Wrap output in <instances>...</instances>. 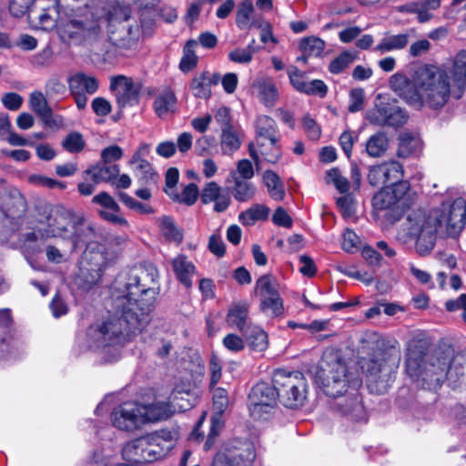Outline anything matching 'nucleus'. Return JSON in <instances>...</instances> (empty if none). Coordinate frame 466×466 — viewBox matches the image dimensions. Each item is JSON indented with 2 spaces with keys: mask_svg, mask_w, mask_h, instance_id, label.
I'll list each match as a JSON object with an SVG mask.
<instances>
[{
  "mask_svg": "<svg viewBox=\"0 0 466 466\" xmlns=\"http://www.w3.org/2000/svg\"><path fill=\"white\" fill-rule=\"evenodd\" d=\"M130 15L129 5L106 0L89 14L62 23L58 34L63 41L93 46L106 32L111 45L125 54L136 49L139 38L138 25L127 23Z\"/></svg>",
  "mask_w": 466,
  "mask_h": 466,
  "instance_id": "1",
  "label": "nucleus"
},
{
  "mask_svg": "<svg viewBox=\"0 0 466 466\" xmlns=\"http://www.w3.org/2000/svg\"><path fill=\"white\" fill-rule=\"evenodd\" d=\"M158 270L152 265L120 273L113 284L112 298L133 325L148 324L159 291Z\"/></svg>",
  "mask_w": 466,
  "mask_h": 466,
  "instance_id": "2",
  "label": "nucleus"
},
{
  "mask_svg": "<svg viewBox=\"0 0 466 466\" xmlns=\"http://www.w3.org/2000/svg\"><path fill=\"white\" fill-rule=\"evenodd\" d=\"M316 380L324 393L334 399L332 407L336 410L352 420L365 419V410L358 392L361 380L358 377L350 379L346 364L337 353H324Z\"/></svg>",
  "mask_w": 466,
  "mask_h": 466,
  "instance_id": "3",
  "label": "nucleus"
},
{
  "mask_svg": "<svg viewBox=\"0 0 466 466\" xmlns=\"http://www.w3.org/2000/svg\"><path fill=\"white\" fill-rule=\"evenodd\" d=\"M465 205V198H458L449 208L443 206L442 210H433L430 214L418 210L408 216L406 229L410 237L416 238V249L420 255L424 256L432 250L439 228L445 226L450 236L461 231L466 222Z\"/></svg>",
  "mask_w": 466,
  "mask_h": 466,
  "instance_id": "4",
  "label": "nucleus"
},
{
  "mask_svg": "<svg viewBox=\"0 0 466 466\" xmlns=\"http://www.w3.org/2000/svg\"><path fill=\"white\" fill-rule=\"evenodd\" d=\"M113 299L114 315L97 326H91L86 331L88 347L100 350L106 362L116 361L121 356V349L132 337L139 334L147 326L138 328L133 325L132 318H128Z\"/></svg>",
  "mask_w": 466,
  "mask_h": 466,
  "instance_id": "5",
  "label": "nucleus"
},
{
  "mask_svg": "<svg viewBox=\"0 0 466 466\" xmlns=\"http://www.w3.org/2000/svg\"><path fill=\"white\" fill-rule=\"evenodd\" d=\"M450 354L435 350L431 354H421L410 350L406 358V372L421 388L437 390L447 377Z\"/></svg>",
  "mask_w": 466,
  "mask_h": 466,
  "instance_id": "6",
  "label": "nucleus"
},
{
  "mask_svg": "<svg viewBox=\"0 0 466 466\" xmlns=\"http://www.w3.org/2000/svg\"><path fill=\"white\" fill-rule=\"evenodd\" d=\"M418 101L416 108L427 106L431 109L442 108L451 99L461 98V94L451 91L449 74L433 66H426L417 74Z\"/></svg>",
  "mask_w": 466,
  "mask_h": 466,
  "instance_id": "7",
  "label": "nucleus"
},
{
  "mask_svg": "<svg viewBox=\"0 0 466 466\" xmlns=\"http://www.w3.org/2000/svg\"><path fill=\"white\" fill-rule=\"evenodd\" d=\"M279 401L287 408L295 409L304 404L307 398V380L300 371L276 370L272 375Z\"/></svg>",
  "mask_w": 466,
  "mask_h": 466,
  "instance_id": "8",
  "label": "nucleus"
},
{
  "mask_svg": "<svg viewBox=\"0 0 466 466\" xmlns=\"http://www.w3.org/2000/svg\"><path fill=\"white\" fill-rule=\"evenodd\" d=\"M400 356L392 348L378 350L367 366L369 388L380 394L386 391L391 374L398 367Z\"/></svg>",
  "mask_w": 466,
  "mask_h": 466,
  "instance_id": "9",
  "label": "nucleus"
},
{
  "mask_svg": "<svg viewBox=\"0 0 466 466\" xmlns=\"http://www.w3.org/2000/svg\"><path fill=\"white\" fill-rule=\"evenodd\" d=\"M276 386L267 382H258L248 394V410L255 420H267L277 405Z\"/></svg>",
  "mask_w": 466,
  "mask_h": 466,
  "instance_id": "10",
  "label": "nucleus"
},
{
  "mask_svg": "<svg viewBox=\"0 0 466 466\" xmlns=\"http://www.w3.org/2000/svg\"><path fill=\"white\" fill-rule=\"evenodd\" d=\"M255 458L252 442L234 441L216 453L210 466H252Z\"/></svg>",
  "mask_w": 466,
  "mask_h": 466,
  "instance_id": "11",
  "label": "nucleus"
},
{
  "mask_svg": "<svg viewBox=\"0 0 466 466\" xmlns=\"http://www.w3.org/2000/svg\"><path fill=\"white\" fill-rule=\"evenodd\" d=\"M410 189L408 181L400 182L393 187H384L372 198V206L376 210H392L398 217L408 207L406 195Z\"/></svg>",
  "mask_w": 466,
  "mask_h": 466,
  "instance_id": "12",
  "label": "nucleus"
},
{
  "mask_svg": "<svg viewBox=\"0 0 466 466\" xmlns=\"http://www.w3.org/2000/svg\"><path fill=\"white\" fill-rule=\"evenodd\" d=\"M114 427L124 431H135L145 425L142 404L137 401H126L116 406L111 412Z\"/></svg>",
  "mask_w": 466,
  "mask_h": 466,
  "instance_id": "13",
  "label": "nucleus"
},
{
  "mask_svg": "<svg viewBox=\"0 0 466 466\" xmlns=\"http://www.w3.org/2000/svg\"><path fill=\"white\" fill-rule=\"evenodd\" d=\"M118 165L97 164L90 166L83 174V181L77 185L78 192L82 196H91L98 184L111 182L119 175Z\"/></svg>",
  "mask_w": 466,
  "mask_h": 466,
  "instance_id": "14",
  "label": "nucleus"
},
{
  "mask_svg": "<svg viewBox=\"0 0 466 466\" xmlns=\"http://www.w3.org/2000/svg\"><path fill=\"white\" fill-rule=\"evenodd\" d=\"M78 216L64 209L51 210L39 223L46 228L44 237L69 238Z\"/></svg>",
  "mask_w": 466,
  "mask_h": 466,
  "instance_id": "15",
  "label": "nucleus"
},
{
  "mask_svg": "<svg viewBox=\"0 0 466 466\" xmlns=\"http://www.w3.org/2000/svg\"><path fill=\"white\" fill-rule=\"evenodd\" d=\"M12 322L11 309H0V328L7 329L5 337L0 339V360L6 361L19 359L24 352L22 343L15 338L11 329Z\"/></svg>",
  "mask_w": 466,
  "mask_h": 466,
  "instance_id": "16",
  "label": "nucleus"
},
{
  "mask_svg": "<svg viewBox=\"0 0 466 466\" xmlns=\"http://www.w3.org/2000/svg\"><path fill=\"white\" fill-rule=\"evenodd\" d=\"M69 239L72 241L74 249L83 248L95 249L97 244L103 239L102 234L96 228L95 225L83 217L78 216L75 219Z\"/></svg>",
  "mask_w": 466,
  "mask_h": 466,
  "instance_id": "17",
  "label": "nucleus"
},
{
  "mask_svg": "<svg viewBox=\"0 0 466 466\" xmlns=\"http://www.w3.org/2000/svg\"><path fill=\"white\" fill-rule=\"evenodd\" d=\"M403 177V167L398 161L383 162L370 168L368 174L369 183L373 187H393Z\"/></svg>",
  "mask_w": 466,
  "mask_h": 466,
  "instance_id": "18",
  "label": "nucleus"
},
{
  "mask_svg": "<svg viewBox=\"0 0 466 466\" xmlns=\"http://www.w3.org/2000/svg\"><path fill=\"white\" fill-rule=\"evenodd\" d=\"M69 90L78 109H85L87 104V96L95 94L98 87V79L93 76L77 73L68 80Z\"/></svg>",
  "mask_w": 466,
  "mask_h": 466,
  "instance_id": "19",
  "label": "nucleus"
},
{
  "mask_svg": "<svg viewBox=\"0 0 466 466\" xmlns=\"http://www.w3.org/2000/svg\"><path fill=\"white\" fill-rule=\"evenodd\" d=\"M156 453L147 435L129 441L122 450L124 460L132 465L153 461L156 460Z\"/></svg>",
  "mask_w": 466,
  "mask_h": 466,
  "instance_id": "20",
  "label": "nucleus"
},
{
  "mask_svg": "<svg viewBox=\"0 0 466 466\" xmlns=\"http://www.w3.org/2000/svg\"><path fill=\"white\" fill-rule=\"evenodd\" d=\"M110 89L114 92L119 107L131 105L137 99L138 88L131 78L125 76L112 77Z\"/></svg>",
  "mask_w": 466,
  "mask_h": 466,
  "instance_id": "21",
  "label": "nucleus"
},
{
  "mask_svg": "<svg viewBox=\"0 0 466 466\" xmlns=\"http://www.w3.org/2000/svg\"><path fill=\"white\" fill-rule=\"evenodd\" d=\"M168 400L174 410H187L197 404L198 396L197 390L190 383H182L176 385Z\"/></svg>",
  "mask_w": 466,
  "mask_h": 466,
  "instance_id": "22",
  "label": "nucleus"
},
{
  "mask_svg": "<svg viewBox=\"0 0 466 466\" xmlns=\"http://www.w3.org/2000/svg\"><path fill=\"white\" fill-rule=\"evenodd\" d=\"M390 86L399 96L415 107L419 99L417 81L413 83L405 75L397 73L390 76Z\"/></svg>",
  "mask_w": 466,
  "mask_h": 466,
  "instance_id": "23",
  "label": "nucleus"
},
{
  "mask_svg": "<svg viewBox=\"0 0 466 466\" xmlns=\"http://www.w3.org/2000/svg\"><path fill=\"white\" fill-rule=\"evenodd\" d=\"M177 436V432L176 431L166 429L147 434V440H149L151 447H154L157 452L156 460L164 457L173 448Z\"/></svg>",
  "mask_w": 466,
  "mask_h": 466,
  "instance_id": "24",
  "label": "nucleus"
},
{
  "mask_svg": "<svg viewBox=\"0 0 466 466\" xmlns=\"http://www.w3.org/2000/svg\"><path fill=\"white\" fill-rule=\"evenodd\" d=\"M256 143L258 147H264L262 139H268L269 143L276 144L279 141L278 126L273 118L268 116H259L256 120Z\"/></svg>",
  "mask_w": 466,
  "mask_h": 466,
  "instance_id": "25",
  "label": "nucleus"
},
{
  "mask_svg": "<svg viewBox=\"0 0 466 466\" xmlns=\"http://www.w3.org/2000/svg\"><path fill=\"white\" fill-rule=\"evenodd\" d=\"M145 424L168 419L175 411L170 401L155 400L149 404H142Z\"/></svg>",
  "mask_w": 466,
  "mask_h": 466,
  "instance_id": "26",
  "label": "nucleus"
},
{
  "mask_svg": "<svg viewBox=\"0 0 466 466\" xmlns=\"http://www.w3.org/2000/svg\"><path fill=\"white\" fill-rule=\"evenodd\" d=\"M219 79L218 74L207 71L196 76L190 85L194 96L204 99L208 98L211 95V86L217 85Z\"/></svg>",
  "mask_w": 466,
  "mask_h": 466,
  "instance_id": "27",
  "label": "nucleus"
},
{
  "mask_svg": "<svg viewBox=\"0 0 466 466\" xmlns=\"http://www.w3.org/2000/svg\"><path fill=\"white\" fill-rule=\"evenodd\" d=\"M173 270L179 282L187 289L192 287V277L196 272L194 264L185 255H178L172 260Z\"/></svg>",
  "mask_w": 466,
  "mask_h": 466,
  "instance_id": "28",
  "label": "nucleus"
},
{
  "mask_svg": "<svg viewBox=\"0 0 466 466\" xmlns=\"http://www.w3.org/2000/svg\"><path fill=\"white\" fill-rule=\"evenodd\" d=\"M248 305L246 302L233 304L228 312L226 321L231 328L238 329L241 333L250 325L248 324Z\"/></svg>",
  "mask_w": 466,
  "mask_h": 466,
  "instance_id": "29",
  "label": "nucleus"
},
{
  "mask_svg": "<svg viewBox=\"0 0 466 466\" xmlns=\"http://www.w3.org/2000/svg\"><path fill=\"white\" fill-rule=\"evenodd\" d=\"M137 182L143 186L156 184L159 178L157 172L148 161L128 162Z\"/></svg>",
  "mask_w": 466,
  "mask_h": 466,
  "instance_id": "30",
  "label": "nucleus"
},
{
  "mask_svg": "<svg viewBox=\"0 0 466 466\" xmlns=\"http://www.w3.org/2000/svg\"><path fill=\"white\" fill-rule=\"evenodd\" d=\"M31 109L39 116L46 126L51 127L52 122V109L48 106L46 99L41 92L35 91L31 93L29 98Z\"/></svg>",
  "mask_w": 466,
  "mask_h": 466,
  "instance_id": "31",
  "label": "nucleus"
},
{
  "mask_svg": "<svg viewBox=\"0 0 466 466\" xmlns=\"http://www.w3.org/2000/svg\"><path fill=\"white\" fill-rule=\"evenodd\" d=\"M447 377L445 380L452 388H457L466 383V361L462 362L460 359L450 357V364L446 370Z\"/></svg>",
  "mask_w": 466,
  "mask_h": 466,
  "instance_id": "32",
  "label": "nucleus"
},
{
  "mask_svg": "<svg viewBox=\"0 0 466 466\" xmlns=\"http://www.w3.org/2000/svg\"><path fill=\"white\" fill-rule=\"evenodd\" d=\"M410 35L408 34L387 35L374 47L375 52L385 54L395 50H401L409 43Z\"/></svg>",
  "mask_w": 466,
  "mask_h": 466,
  "instance_id": "33",
  "label": "nucleus"
},
{
  "mask_svg": "<svg viewBox=\"0 0 466 466\" xmlns=\"http://www.w3.org/2000/svg\"><path fill=\"white\" fill-rule=\"evenodd\" d=\"M389 147V139L385 133L377 132L370 137L365 145L367 154L371 157H382Z\"/></svg>",
  "mask_w": 466,
  "mask_h": 466,
  "instance_id": "34",
  "label": "nucleus"
},
{
  "mask_svg": "<svg viewBox=\"0 0 466 466\" xmlns=\"http://www.w3.org/2000/svg\"><path fill=\"white\" fill-rule=\"evenodd\" d=\"M242 334L246 337L249 347L256 351H263L268 347V335L258 326H249Z\"/></svg>",
  "mask_w": 466,
  "mask_h": 466,
  "instance_id": "35",
  "label": "nucleus"
},
{
  "mask_svg": "<svg viewBox=\"0 0 466 466\" xmlns=\"http://www.w3.org/2000/svg\"><path fill=\"white\" fill-rule=\"evenodd\" d=\"M162 236L168 242L179 244L183 239L182 231L177 227L174 219L169 216H163L157 219Z\"/></svg>",
  "mask_w": 466,
  "mask_h": 466,
  "instance_id": "36",
  "label": "nucleus"
},
{
  "mask_svg": "<svg viewBox=\"0 0 466 466\" xmlns=\"http://www.w3.org/2000/svg\"><path fill=\"white\" fill-rule=\"evenodd\" d=\"M399 141V148L397 151L399 157L406 158L420 151V139L410 133L400 134Z\"/></svg>",
  "mask_w": 466,
  "mask_h": 466,
  "instance_id": "37",
  "label": "nucleus"
},
{
  "mask_svg": "<svg viewBox=\"0 0 466 466\" xmlns=\"http://www.w3.org/2000/svg\"><path fill=\"white\" fill-rule=\"evenodd\" d=\"M263 182L268 188L269 196L277 201H280L285 197L284 185L279 177L271 170H267L263 174Z\"/></svg>",
  "mask_w": 466,
  "mask_h": 466,
  "instance_id": "38",
  "label": "nucleus"
},
{
  "mask_svg": "<svg viewBox=\"0 0 466 466\" xmlns=\"http://www.w3.org/2000/svg\"><path fill=\"white\" fill-rule=\"evenodd\" d=\"M177 98L171 90H165L157 96L154 102V108L159 117L173 112L176 108Z\"/></svg>",
  "mask_w": 466,
  "mask_h": 466,
  "instance_id": "39",
  "label": "nucleus"
},
{
  "mask_svg": "<svg viewBox=\"0 0 466 466\" xmlns=\"http://www.w3.org/2000/svg\"><path fill=\"white\" fill-rule=\"evenodd\" d=\"M451 74L459 89L466 90V51H460L454 57Z\"/></svg>",
  "mask_w": 466,
  "mask_h": 466,
  "instance_id": "40",
  "label": "nucleus"
},
{
  "mask_svg": "<svg viewBox=\"0 0 466 466\" xmlns=\"http://www.w3.org/2000/svg\"><path fill=\"white\" fill-rule=\"evenodd\" d=\"M234 178V187L232 189L233 197L239 202L250 200L256 194V187L248 180L240 177Z\"/></svg>",
  "mask_w": 466,
  "mask_h": 466,
  "instance_id": "41",
  "label": "nucleus"
},
{
  "mask_svg": "<svg viewBox=\"0 0 466 466\" xmlns=\"http://www.w3.org/2000/svg\"><path fill=\"white\" fill-rule=\"evenodd\" d=\"M269 209L260 204H256L241 212L238 215L240 223L246 226L253 225L258 220H264L268 218Z\"/></svg>",
  "mask_w": 466,
  "mask_h": 466,
  "instance_id": "42",
  "label": "nucleus"
},
{
  "mask_svg": "<svg viewBox=\"0 0 466 466\" xmlns=\"http://www.w3.org/2000/svg\"><path fill=\"white\" fill-rule=\"evenodd\" d=\"M254 86L258 88L259 98L263 104L267 106H273L279 97L276 86L266 80L257 81Z\"/></svg>",
  "mask_w": 466,
  "mask_h": 466,
  "instance_id": "43",
  "label": "nucleus"
},
{
  "mask_svg": "<svg viewBox=\"0 0 466 466\" xmlns=\"http://www.w3.org/2000/svg\"><path fill=\"white\" fill-rule=\"evenodd\" d=\"M198 41L190 39L187 41L183 48V56L179 63V68L183 72L192 70L198 64V56L195 54V49L198 46Z\"/></svg>",
  "mask_w": 466,
  "mask_h": 466,
  "instance_id": "44",
  "label": "nucleus"
},
{
  "mask_svg": "<svg viewBox=\"0 0 466 466\" xmlns=\"http://www.w3.org/2000/svg\"><path fill=\"white\" fill-rule=\"evenodd\" d=\"M198 194V187L194 183H189L186 186L181 194L177 193V190L174 192L168 191V196L171 199L187 206H191L197 201Z\"/></svg>",
  "mask_w": 466,
  "mask_h": 466,
  "instance_id": "45",
  "label": "nucleus"
},
{
  "mask_svg": "<svg viewBox=\"0 0 466 466\" xmlns=\"http://www.w3.org/2000/svg\"><path fill=\"white\" fill-rule=\"evenodd\" d=\"M221 150L223 154L231 155L237 151L241 145L240 139L234 127L224 129L220 137Z\"/></svg>",
  "mask_w": 466,
  "mask_h": 466,
  "instance_id": "46",
  "label": "nucleus"
},
{
  "mask_svg": "<svg viewBox=\"0 0 466 466\" xmlns=\"http://www.w3.org/2000/svg\"><path fill=\"white\" fill-rule=\"evenodd\" d=\"M325 48V43L319 37H305L299 42L301 53L309 55L311 57L319 56Z\"/></svg>",
  "mask_w": 466,
  "mask_h": 466,
  "instance_id": "47",
  "label": "nucleus"
},
{
  "mask_svg": "<svg viewBox=\"0 0 466 466\" xmlns=\"http://www.w3.org/2000/svg\"><path fill=\"white\" fill-rule=\"evenodd\" d=\"M441 6V0H421L417 2L416 15L420 23H425L433 17V11Z\"/></svg>",
  "mask_w": 466,
  "mask_h": 466,
  "instance_id": "48",
  "label": "nucleus"
},
{
  "mask_svg": "<svg viewBox=\"0 0 466 466\" xmlns=\"http://www.w3.org/2000/svg\"><path fill=\"white\" fill-rule=\"evenodd\" d=\"M325 179L327 184H332L340 194L350 191V184L338 167L327 171Z\"/></svg>",
  "mask_w": 466,
  "mask_h": 466,
  "instance_id": "49",
  "label": "nucleus"
},
{
  "mask_svg": "<svg viewBox=\"0 0 466 466\" xmlns=\"http://www.w3.org/2000/svg\"><path fill=\"white\" fill-rule=\"evenodd\" d=\"M256 289L261 299L279 296L276 281L269 275H263L256 283Z\"/></svg>",
  "mask_w": 466,
  "mask_h": 466,
  "instance_id": "50",
  "label": "nucleus"
},
{
  "mask_svg": "<svg viewBox=\"0 0 466 466\" xmlns=\"http://www.w3.org/2000/svg\"><path fill=\"white\" fill-rule=\"evenodd\" d=\"M102 276L100 268H81L77 277L79 286L84 289H89L96 285Z\"/></svg>",
  "mask_w": 466,
  "mask_h": 466,
  "instance_id": "51",
  "label": "nucleus"
},
{
  "mask_svg": "<svg viewBox=\"0 0 466 466\" xmlns=\"http://www.w3.org/2000/svg\"><path fill=\"white\" fill-rule=\"evenodd\" d=\"M260 309L271 318L281 315L283 313V303L280 296L261 299Z\"/></svg>",
  "mask_w": 466,
  "mask_h": 466,
  "instance_id": "52",
  "label": "nucleus"
},
{
  "mask_svg": "<svg viewBox=\"0 0 466 466\" xmlns=\"http://www.w3.org/2000/svg\"><path fill=\"white\" fill-rule=\"evenodd\" d=\"M62 146L69 153H79L84 149L86 142L79 132L74 131L64 138Z\"/></svg>",
  "mask_w": 466,
  "mask_h": 466,
  "instance_id": "53",
  "label": "nucleus"
},
{
  "mask_svg": "<svg viewBox=\"0 0 466 466\" xmlns=\"http://www.w3.org/2000/svg\"><path fill=\"white\" fill-rule=\"evenodd\" d=\"M408 116L399 106H386L385 126L400 127L406 123Z\"/></svg>",
  "mask_w": 466,
  "mask_h": 466,
  "instance_id": "54",
  "label": "nucleus"
},
{
  "mask_svg": "<svg viewBox=\"0 0 466 466\" xmlns=\"http://www.w3.org/2000/svg\"><path fill=\"white\" fill-rule=\"evenodd\" d=\"M253 13V5L249 0L243 1L238 7L236 24L240 29L249 27L250 15Z\"/></svg>",
  "mask_w": 466,
  "mask_h": 466,
  "instance_id": "55",
  "label": "nucleus"
},
{
  "mask_svg": "<svg viewBox=\"0 0 466 466\" xmlns=\"http://www.w3.org/2000/svg\"><path fill=\"white\" fill-rule=\"evenodd\" d=\"M355 60V56L349 51L342 52L339 56L333 59L329 66V70L332 74H339L347 68Z\"/></svg>",
  "mask_w": 466,
  "mask_h": 466,
  "instance_id": "56",
  "label": "nucleus"
},
{
  "mask_svg": "<svg viewBox=\"0 0 466 466\" xmlns=\"http://www.w3.org/2000/svg\"><path fill=\"white\" fill-rule=\"evenodd\" d=\"M92 203L101 206L106 211H120V207L114 198L106 191H102L92 198Z\"/></svg>",
  "mask_w": 466,
  "mask_h": 466,
  "instance_id": "57",
  "label": "nucleus"
},
{
  "mask_svg": "<svg viewBox=\"0 0 466 466\" xmlns=\"http://www.w3.org/2000/svg\"><path fill=\"white\" fill-rule=\"evenodd\" d=\"M301 93L308 96H319V97H324L328 93V86L322 80L314 79L312 81H308L305 84Z\"/></svg>",
  "mask_w": 466,
  "mask_h": 466,
  "instance_id": "58",
  "label": "nucleus"
},
{
  "mask_svg": "<svg viewBox=\"0 0 466 466\" xmlns=\"http://www.w3.org/2000/svg\"><path fill=\"white\" fill-rule=\"evenodd\" d=\"M221 193V187L216 182H208L202 189L201 201L204 204L213 202Z\"/></svg>",
  "mask_w": 466,
  "mask_h": 466,
  "instance_id": "59",
  "label": "nucleus"
},
{
  "mask_svg": "<svg viewBox=\"0 0 466 466\" xmlns=\"http://www.w3.org/2000/svg\"><path fill=\"white\" fill-rule=\"evenodd\" d=\"M222 429V422L219 416H212L210 420V430L208 435V439L204 444V450L208 451L212 448L215 438L218 436L220 430Z\"/></svg>",
  "mask_w": 466,
  "mask_h": 466,
  "instance_id": "60",
  "label": "nucleus"
},
{
  "mask_svg": "<svg viewBox=\"0 0 466 466\" xmlns=\"http://www.w3.org/2000/svg\"><path fill=\"white\" fill-rule=\"evenodd\" d=\"M337 205L344 217H351L355 212L354 198L350 194L346 193L339 198Z\"/></svg>",
  "mask_w": 466,
  "mask_h": 466,
  "instance_id": "61",
  "label": "nucleus"
},
{
  "mask_svg": "<svg viewBox=\"0 0 466 466\" xmlns=\"http://www.w3.org/2000/svg\"><path fill=\"white\" fill-rule=\"evenodd\" d=\"M213 404L214 408L218 410L216 416L221 415V413L226 410L228 404V399L227 391L222 388H217L213 392Z\"/></svg>",
  "mask_w": 466,
  "mask_h": 466,
  "instance_id": "62",
  "label": "nucleus"
},
{
  "mask_svg": "<svg viewBox=\"0 0 466 466\" xmlns=\"http://www.w3.org/2000/svg\"><path fill=\"white\" fill-rule=\"evenodd\" d=\"M215 120L220 126L221 131L232 128L231 110L229 107L221 106L215 113Z\"/></svg>",
  "mask_w": 466,
  "mask_h": 466,
  "instance_id": "63",
  "label": "nucleus"
},
{
  "mask_svg": "<svg viewBox=\"0 0 466 466\" xmlns=\"http://www.w3.org/2000/svg\"><path fill=\"white\" fill-rule=\"evenodd\" d=\"M445 307L446 309L451 312L461 309V318L466 323V294H461L456 299L448 300L445 303Z\"/></svg>",
  "mask_w": 466,
  "mask_h": 466,
  "instance_id": "64",
  "label": "nucleus"
}]
</instances>
